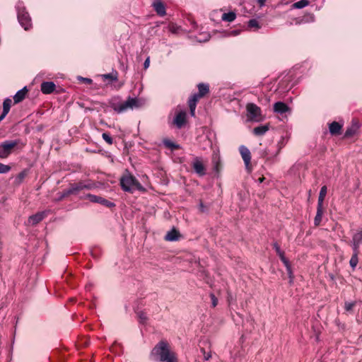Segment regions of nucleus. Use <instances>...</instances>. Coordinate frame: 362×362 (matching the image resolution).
<instances>
[{
    "label": "nucleus",
    "instance_id": "1",
    "mask_svg": "<svg viewBox=\"0 0 362 362\" xmlns=\"http://www.w3.org/2000/svg\"><path fill=\"white\" fill-rule=\"evenodd\" d=\"M154 361L160 362H178L177 354L170 350L166 341L158 342L151 351Z\"/></svg>",
    "mask_w": 362,
    "mask_h": 362
},
{
    "label": "nucleus",
    "instance_id": "2",
    "mask_svg": "<svg viewBox=\"0 0 362 362\" xmlns=\"http://www.w3.org/2000/svg\"><path fill=\"white\" fill-rule=\"evenodd\" d=\"M120 185L122 189L127 192L133 193L135 189L142 190L144 187L139 180L132 175H124L120 178Z\"/></svg>",
    "mask_w": 362,
    "mask_h": 362
},
{
    "label": "nucleus",
    "instance_id": "3",
    "mask_svg": "<svg viewBox=\"0 0 362 362\" xmlns=\"http://www.w3.org/2000/svg\"><path fill=\"white\" fill-rule=\"evenodd\" d=\"M141 106V103L136 98H129L125 102L120 104L112 103L111 107L118 113L123 112L128 109L137 108Z\"/></svg>",
    "mask_w": 362,
    "mask_h": 362
},
{
    "label": "nucleus",
    "instance_id": "4",
    "mask_svg": "<svg viewBox=\"0 0 362 362\" xmlns=\"http://www.w3.org/2000/svg\"><path fill=\"white\" fill-rule=\"evenodd\" d=\"M17 16L18 22L21 26L25 30H29L32 25L31 18L24 7L20 6L17 7Z\"/></svg>",
    "mask_w": 362,
    "mask_h": 362
},
{
    "label": "nucleus",
    "instance_id": "5",
    "mask_svg": "<svg viewBox=\"0 0 362 362\" xmlns=\"http://www.w3.org/2000/svg\"><path fill=\"white\" fill-rule=\"evenodd\" d=\"M18 144V140H6L0 144V158H7Z\"/></svg>",
    "mask_w": 362,
    "mask_h": 362
},
{
    "label": "nucleus",
    "instance_id": "6",
    "mask_svg": "<svg viewBox=\"0 0 362 362\" xmlns=\"http://www.w3.org/2000/svg\"><path fill=\"white\" fill-rule=\"evenodd\" d=\"M247 116L250 120L259 121L261 117V108L254 103H248L246 106Z\"/></svg>",
    "mask_w": 362,
    "mask_h": 362
},
{
    "label": "nucleus",
    "instance_id": "7",
    "mask_svg": "<svg viewBox=\"0 0 362 362\" xmlns=\"http://www.w3.org/2000/svg\"><path fill=\"white\" fill-rule=\"evenodd\" d=\"M346 243L351 247L352 250L360 251L362 245V229L358 230L352 235V239Z\"/></svg>",
    "mask_w": 362,
    "mask_h": 362
},
{
    "label": "nucleus",
    "instance_id": "8",
    "mask_svg": "<svg viewBox=\"0 0 362 362\" xmlns=\"http://www.w3.org/2000/svg\"><path fill=\"white\" fill-rule=\"evenodd\" d=\"M192 167L194 172L199 176L203 177L206 175V167L199 157H195L192 163Z\"/></svg>",
    "mask_w": 362,
    "mask_h": 362
},
{
    "label": "nucleus",
    "instance_id": "9",
    "mask_svg": "<svg viewBox=\"0 0 362 362\" xmlns=\"http://www.w3.org/2000/svg\"><path fill=\"white\" fill-rule=\"evenodd\" d=\"M49 212V210H45L30 216L27 221V224L29 226H35L37 224L47 217Z\"/></svg>",
    "mask_w": 362,
    "mask_h": 362
},
{
    "label": "nucleus",
    "instance_id": "10",
    "mask_svg": "<svg viewBox=\"0 0 362 362\" xmlns=\"http://www.w3.org/2000/svg\"><path fill=\"white\" fill-rule=\"evenodd\" d=\"M239 151L241 155V157L245 163L246 169L247 171H251L252 167H251V153L250 150L245 146H240L239 148Z\"/></svg>",
    "mask_w": 362,
    "mask_h": 362
},
{
    "label": "nucleus",
    "instance_id": "11",
    "mask_svg": "<svg viewBox=\"0 0 362 362\" xmlns=\"http://www.w3.org/2000/svg\"><path fill=\"white\" fill-rule=\"evenodd\" d=\"M92 188V185H86L83 182H75L69 184V194H78L83 189H89Z\"/></svg>",
    "mask_w": 362,
    "mask_h": 362
},
{
    "label": "nucleus",
    "instance_id": "12",
    "mask_svg": "<svg viewBox=\"0 0 362 362\" xmlns=\"http://www.w3.org/2000/svg\"><path fill=\"white\" fill-rule=\"evenodd\" d=\"M187 122V113L185 111H180L178 112L174 119H173V124L177 127L178 129H181L183 127Z\"/></svg>",
    "mask_w": 362,
    "mask_h": 362
},
{
    "label": "nucleus",
    "instance_id": "13",
    "mask_svg": "<svg viewBox=\"0 0 362 362\" xmlns=\"http://www.w3.org/2000/svg\"><path fill=\"white\" fill-rule=\"evenodd\" d=\"M151 6L160 16H164L166 14L165 4L161 0H153Z\"/></svg>",
    "mask_w": 362,
    "mask_h": 362
},
{
    "label": "nucleus",
    "instance_id": "14",
    "mask_svg": "<svg viewBox=\"0 0 362 362\" xmlns=\"http://www.w3.org/2000/svg\"><path fill=\"white\" fill-rule=\"evenodd\" d=\"M359 127H360V125H359L358 120L354 119L352 121L351 125L346 129V130L344 133V138H350V137L353 136L357 132Z\"/></svg>",
    "mask_w": 362,
    "mask_h": 362
},
{
    "label": "nucleus",
    "instance_id": "15",
    "mask_svg": "<svg viewBox=\"0 0 362 362\" xmlns=\"http://www.w3.org/2000/svg\"><path fill=\"white\" fill-rule=\"evenodd\" d=\"M197 88L199 90L198 93H195L192 95L197 96L198 99L204 97L206 94L209 93V86L207 83H200L197 85Z\"/></svg>",
    "mask_w": 362,
    "mask_h": 362
},
{
    "label": "nucleus",
    "instance_id": "16",
    "mask_svg": "<svg viewBox=\"0 0 362 362\" xmlns=\"http://www.w3.org/2000/svg\"><path fill=\"white\" fill-rule=\"evenodd\" d=\"M342 125L337 122H332L329 125V130L332 135L337 136L341 134Z\"/></svg>",
    "mask_w": 362,
    "mask_h": 362
},
{
    "label": "nucleus",
    "instance_id": "17",
    "mask_svg": "<svg viewBox=\"0 0 362 362\" xmlns=\"http://www.w3.org/2000/svg\"><path fill=\"white\" fill-rule=\"evenodd\" d=\"M181 235L179 230L173 228L171 230L168 231L165 236V240L167 241H177L180 238Z\"/></svg>",
    "mask_w": 362,
    "mask_h": 362
},
{
    "label": "nucleus",
    "instance_id": "18",
    "mask_svg": "<svg viewBox=\"0 0 362 362\" xmlns=\"http://www.w3.org/2000/svg\"><path fill=\"white\" fill-rule=\"evenodd\" d=\"M55 84L51 81H45L41 84V91L45 94H49L54 91Z\"/></svg>",
    "mask_w": 362,
    "mask_h": 362
},
{
    "label": "nucleus",
    "instance_id": "19",
    "mask_svg": "<svg viewBox=\"0 0 362 362\" xmlns=\"http://www.w3.org/2000/svg\"><path fill=\"white\" fill-rule=\"evenodd\" d=\"M289 110L288 106L283 102H276L274 105V111L279 114L286 113Z\"/></svg>",
    "mask_w": 362,
    "mask_h": 362
},
{
    "label": "nucleus",
    "instance_id": "20",
    "mask_svg": "<svg viewBox=\"0 0 362 362\" xmlns=\"http://www.w3.org/2000/svg\"><path fill=\"white\" fill-rule=\"evenodd\" d=\"M28 90L26 86L17 91V93L13 96L14 103H18L21 102L25 98V95L28 93Z\"/></svg>",
    "mask_w": 362,
    "mask_h": 362
},
{
    "label": "nucleus",
    "instance_id": "21",
    "mask_svg": "<svg viewBox=\"0 0 362 362\" xmlns=\"http://www.w3.org/2000/svg\"><path fill=\"white\" fill-rule=\"evenodd\" d=\"M199 99L197 98V96L192 95L188 100V105L190 111V115L192 117L195 116V109L197 107V103Z\"/></svg>",
    "mask_w": 362,
    "mask_h": 362
},
{
    "label": "nucleus",
    "instance_id": "22",
    "mask_svg": "<svg viewBox=\"0 0 362 362\" xmlns=\"http://www.w3.org/2000/svg\"><path fill=\"white\" fill-rule=\"evenodd\" d=\"M324 214L323 206H317V213L314 218V225L318 226L322 222V216Z\"/></svg>",
    "mask_w": 362,
    "mask_h": 362
},
{
    "label": "nucleus",
    "instance_id": "23",
    "mask_svg": "<svg viewBox=\"0 0 362 362\" xmlns=\"http://www.w3.org/2000/svg\"><path fill=\"white\" fill-rule=\"evenodd\" d=\"M352 251H353V254L349 260V264H350L351 267L352 268V269L354 270L358 263V255H359L361 251H356V250H352Z\"/></svg>",
    "mask_w": 362,
    "mask_h": 362
},
{
    "label": "nucleus",
    "instance_id": "24",
    "mask_svg": "<svg viewBox=\"0 0 362 362\" xmlns=\"http://www.w3.org/2000/svg\"><path fill=\"white\" fill-rule=\"evenodd\" d=\"M163 143L166 148L170 149L173 151H177V150H179L181 148V146L179 144H175L173 141H172L171 140L168 139H163Z\"/></svg>",
    "mask_w": 362,
    "mask_h": 362
},
{
    "label": "nucleus",
    "instance_id": "25",
    "mask_svg": "<svg viewBox=\"0 0 362 362\" xmlns=\"http://www.w3.org/2000/svg\"><path fill=\"white\" fill-rule=\"evenodd\" d=\"M273 248L275 250L276 254L279 256L281 261L284 264H286V262L288 261L284 256V252L281 251L280 248V245L278 243L275 242L273 243Z\"/></svg>",
    "mask_w": 362,
    "mask_h": 362
},
{
    "label": "nucleus",
    "instance_id": "26",
    "mask_svg": "<svg viewBox=\"0 0 362 362\" xmlns=\"http://www.w3.org/2000/svg\"><path fill=\"white\" fill-rule=\"evenodd\" d=\"M269 129V124L258 126L254 128L253 133L256 136H263Z\"/></svg>",
    "mask_w": 362,
    "mask_h": 362
},
{
    "label": "nucleus",
    "instance_id": "27",
    "mask_svg": "<svg viewBox=\"0 0 362 362\" xmlns=\"http://www.w3.org/2000/svg\"><path fill=\"white\" fill-rule=\"evenodd\" d=\"M327 192V186L324 185L321 187L319 197H318V201H317V206H323V202L325 200V198L326 197Z\"/></svg>",
    "mask_w": 362,
    "mask_h": 362
},
{
    "label": "nucleus",
    "instance_id": "28",
    "mask_svg": "<svg viewBox=\"0 0 362 362\" xmlns=\"http://www.w3.org/2000/svg\"><path fill=\"white\" fill-rule=\"evenodd\" d=\"M28 170L25 169V170H23V171H21L20 173H18L16 178H15V183L16 185H20L23 182V181L24 180L25 177L28 175Z\"/></svg>",
    "mask_w": 362,
    "mask_h": 362
},
{
    "label": "nucleus",
    "instance_id": "29",
    "mask_svg": "<svg viewBox=\"0 0 362 362\" xmlns=\"http://www.w3.org/2000/svg\"><path fill=\"white\" fill-rule=\"evenodd\" d=\"M236 18V14L235 12H228V13H224L223 15H222V17H221V19L223 21H227V22H233Z\"/></svg>",
    "mask_w": 362,
    "mask_h": 362
},
{
    "label": "nucleus",
    "instance_id": "30",
    "mask_svg": "<svg viewBox=\"0 0 362 362\" xmlns=\"http://www.w3.org/2000/svg\"><path fill=\"white\" fill-rule=\"evenodd\" d=\"M136 316L140 323L145 325L148 321V317L144 311L140 310L136 312Z\"/></svg>",
    "mask_w": 362,
    "mask_h": 362
},
{
    "label": "nucleus",
    "instance_id": "31",
    "mask_svg": "<svg viewBox=\"0 0 362 362\" xmlns=\"http://www.w3.org/2000/svg\"><path fill=\"white\" fill-rule=\"evenodd\" d=\"M284 264L286 268V271H287V273L288 275L289 284H291L293 282L294 275H293V271L291 269V264H290L289 261H287L286 264Z\"/></svg>",
    "mask_w": 362,
    "mask_h": 362
},
{
    "label": "nucleus",
    "instance_id": "32",
    "mask_svg": "<svg viewBox=\"0 0 362 362\" xmlns=\"http://www.w3.org/2000/svg\"><path fill=\"white\" fill-rule=\"evenodd\" d=\"M103 78L104 79H108L110 81H116L118 79V73L115 71H112L110 74L103 75Z\"/></svg>",
    "mask_w": 362,
    "mask_h": 362
},
{
    "label": "nucleus",
    "instance_id": "33",
    "mask_svg": "<svg viewBox=\"0 0 362 362\" xmlns=\"http://www.w3.org/2000/svg\"><path fill=\"white\" fill-rule=\"evenodd\" d=\"M88 345V340L86 338L82 337L75 342V346L77 349Z\"/></svg>",
    "mask_w": 362,
    "mask_h": 362
},
{
    "label": "nucleus",
    "instance_id": "34",
    "mask_svg": "<svg viewBox=\"0 0 362 362\" xmlns=\"http://www.w3.org/2000/svg\"><path fill=\"white\" fill-rule=\"evenodd\" d=\"M98 203L100 204L107 208H112L115 206V204L113 202H111L102 197H99Z\"/></svg>",
    "mask_w": 362,
    "mask_h": 362
},
{
    "label": "nucleus",
    "instance_id": "35",
    "mask_svg": "<svg viewBox=\"0 0 362 362\" xmlns=\"http://www.w3.org/2000/svg\"><path fill=\"white\" fill-rule=\"evenodd\" d=\"M309 3L310 2L308 0H300V1H298L296 3H294L292 5V7L293 8H303L307 6L309 4Z\"/></svg>",
    "mask_w": 362,
    "mask_h": 362
},
{
    "label": "nucleus",
    "instance_id": "36",
    "mask_svg": "<svg viewBox=\"0 0 362 362\" xmlns=\"http://www.w3.org/2000/svg\"><path fill=\"white\" fill-rule=\"evenodd\" d=\"M12 101L10 98H6L3 103V111L8 113Z\"/></svg>",
    "mask_w": 362,
    "mask_h": 362
},
{
    "label": "nucleus",
    "instance_id": "37",
    "mask_svg": "<svg viewBox=\"0 0 362 362\" xmlns=\"http://www.w3.org/2000/svg\"><path fill=\"white\" fill-rule=\"evenodd\" d=\"M100 196L91 194H86L84 197H81V198H84L86 199H88L90 202L93 203H98V199Z\"/></svg>",
    "mask_w": 362,
    "mask_h": 362
},
{
    "label": "nucleus",
    "instance_id": "38",
    "mask_svg": "<svg viewBox=\"0 0 362 362\" xmlns=\"http://www.w3.org/2000/svg\"><path fill=\"white\" fill-rule=\"evenodd\" d=\"M356 305V302H345L344 303V309L347 312H352L353 308Z\"/></svg>",
    "mask_w": 362,
    "mask_h": 362
},
{
    "label": "nucleus",
    "instance_id": "39",
    "mask_svg": "<svg viewBox=\"0 0 362 362\" xmlns=\"http://www.w3.org/2000/svg\"><path fill=\"white\" fill-rule=\"evenodd\" d=\"M102 137L109 145H112L113 144V139L109 133H103Z\"/></svg>",
    "mask_w": 362,
    "mask_h": 362
},
{
    "label": "nucleus",
    "instance_id": "40",
    "mask_svg": "<svg viewBox=\"0 0 362 362\" xmlns=\"http://www.w3.org/2000/svg\"><path fill=\"white\" fill-rule=\"evenodd\" d=\"M248 26L250 28H255L256 29L260 28V25H259L258 21L256 19H250L248 21Z\"/></svg>",
    "mask_w": 362,
    "mask_h": 362
},
{
    "label": "nucleus",
    "instance_id": "41",
    "mask_svg": "<svg viewBox=\"0 0 362 362\" xmlns=\"http://www.w3.org/2000/svg\"><path fill=\"white\" fill-rule=\"evenodd\" d=\"M10 170L11 167L9 165L0 163V174L6 173Z\"/></svg>",
    "mask_w": 362,
    "mask_h": 362
},
{
    "label": "nucleus",
    "instance_id": "42",
    "mask_svg": "<svg viewBox=\"0 0 362 362\" xmlns=\"http://www.w3.org/2000/svg\"><path fill=\"white\" fill-rule=\"evenodd\" d=\"M214 170L217 173H218L220 172V170H221V163L219 158L217 159L216 160H214Z\"/></svg>",
    "mask_w": 362,
    "mask_h": 362
},
{
    "label": "nucleus",
    "instance_id": "43",
    "mask_svg": "<svg viewBox=\"0 0 362 362\" xmlns=\"http://www.w3.org/2000/svg\"><path fill=\"white\" fill-rule=\"evenodd\" d=\"M78 80L86 84H91L93 83L92 79L88 78H83L82 76H78Z\"/></svg>",
    "mask_w": 362,
    "mask_h": 362
},
{
    "label": "nucleus",
    "instance_id": "44",
    "mask_svg": "<svg viewBox=\"0 0 362 362\" xmlns=\"http://www.w3.org/2000/svg\"><path fill=\"white\" fill-rule=\"evenodd\" d=\"M210 298H211V300L212 306L214 308H215L217 305V304H218V299H217V298L215 296V295L214 293H211L210 294Z\"/></svg>",
    "mask_w": 362,
    "mask_h": 362
},
{
    "label": "nucleus",
    "instance_id": "45",
    "mask_svg": "<svg viewBox=\"0 0 362 362\" xmlns=\"http://www.w3.org/2000/svg\"><path fill=\"white\" fill-rule=\"evenodd\" d=\"M67 194H68V191H66V190H65V191H64V192H62V194H61V196H60L59 198H57V200H61V199H62L64 197H65Z\"/></svg>",
    "mask_w": 362,
    "mask_h": 362
},
{
    "label": "nucleus",
    "instance_id": "46",
    "mask_svg": "<svg viewBox=\"0 0 362 362\" xmlns=\"http://www.w3.org/2000/svg\"><path fill=\"white\" fill-rule=\"evenodd\" d=\"M149 63H150L149 58H147V59H146V61L144 62V68H145V69H146V68H148V66H149Z\"/></svg>",
    "mask_w": 362,
    "mask_h": 362
},
{
    "label": "nucleus",
    "instance_id": "47",
    "mask_svg": "<svg viewBox=\"0 0 362 362\" xmlns=\"http://www.w3.org/2000/svg\"><path fill=\"white\" fill-rule=\"evenodd\" d=\"M7 112H2L1 115H0V122L4 119V117L7 115Z\"/></svg>",
    "mask_w": 362,
    "mask_h": 362
},
{
    "label": "nucleus",
    "instance_id": "48",
    "mask_svg": "<svg viewBox=\"0 0 362 362\" xmlns=\"http://www.w3.org/2000/svg\"><path fill=\"white\" fill-rule=\"evenodd\" d=\"M199 208H200V210H201L202 212H204L205 211V210H204L205 206H204L202 202L200 203Z\"/></svg>",
    "mask_w": 362,
    "mask_h": 362
},
{
    "label": "nucleus",
    "instance_id": "49",
    "mask_svg": "<svg viewBox=\"0 0 362 362\" xmlns=\"http://www.w3.org/2000/svg\"><path fill=\"white\" fill-rule=\"evenodd\" d=\"M264 180H265V177H264V176H262L261 177H259V178L258 179V182H259V183H262V182H263V181H264Z\"/></svg>",
    "mask_w": 362,
    "mask_h": 362
},
{
    "label": "nucleus",
    "instance_id": "50",
    "mask_svg": "<svg viewBox=\"0 0 362 362\" xmlns=\"http://www.w3.org/2000/svg\"><path fill=\"white\" fill-rule=\"evenodd\" d=\"M258 1L261 5H263L264 4L265 0H258Z\"/></svg>",
    "mask_w": 362,
    "mask_h": 362
},
{
    "label": "nucleus",
    "instance_id": "51",
    "mask_svg": "<svg viewBox=\"0 0 362 362\" xmlns=\"http://www.w3.org/2000/svg\"><path fill=\"white\" fill-rule=\"evenodd\" d=\"M74 301H75V300H74V298H69V303H70L71 302H74Z\"/></svg>",
    "mask_w": 362,
    "mask_h": 362
},
{
    "label": "nucleus",
    "instance_id": "52",
    "mask_svg": "<svg viewBox=\"0 0 362 362\" xmlns=\"http://www.w3.org/2000/svg\"><path fill=\"white\" fill-rule=\"evenodd\" d=\"M209 358H210V355H208V357H205V358H206V360H209Z\"/></svg>",
    "mask_w": 362,
    "mask_h": 362
}]
</instances>
